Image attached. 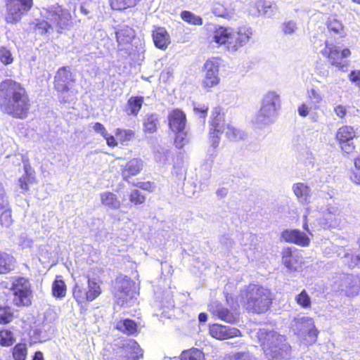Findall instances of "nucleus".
<instances>
[{"mask_svg": "<svg viewBox=\"0 0 360 360\" xmlns=\"http://www.w3.org/2000/svg\"><path fill=\"white\" fill-rule=\"evenodd\" d=\"M32 101L22 84L12 79L0 82V110L10 117L26 119L30 113Z\"/></svg>", "mask_w": 360, "mask_h": 360, "instance_id": "obj_1", "label": "nucleus"}, {"mask_svg": "<svg viewBox=\"0 0 360 360\" xmlns=\"http://www.w3.org/2000/svg\"><path fill=\"white\" fill-rule=\"evenodd\" d=\"M240 302L248 312L264 314L273 304L274 295L271 289L264 285L251 283L240 290Z\"/></svg>", "mask_w": 360, "mask_h": 360, "instance_id": "obj_2", "label": "nucleus"}, {"mask_svg": "<svg viewBox=\"0 0 360 360\" xmlns=\"http://www.w3.org/2000/svg\"><path fill=\"white\" fill-rule=\"evenodd\" d=\"M256 336L262 350L269 360H284L289 354L290 346L285 343L283 337L276 332L260 328Z\"/></svg>", "mask_w": 360, "mask_h": 360, "instance_id": "obj_3", "label": "nucleus"}, {"mask_svg": "<svg viewBox=\"0 0 360 360\" xmlns=\"http://www.w3.org/2000/svg\"><path fill=\"white\" fill-rule=\"evenodd\" d=\"M256 336L262 350L269 360H284L289 354L290 346L285 343L283 337L276 332L260 328Z\"/></svg>", "mask_w": 360, "mask_h": 360, "instance_id": "obj_4", "label": "nucleus"}, {"mask_svg": "<svg viewBox=\"0 0 360 360\" xmlns=\"http://www.w3.org/2000/svg\"><path fill=\"white\" fill-rule=\"evenodd\" d=\"M256 336L262 350L269 360H284L289 354L290 346L285 343L283 337L276 332L260 328Z\"/></svg>", "mask_w": 360, "mask_h": 360, "instance_id": "obj_5", "label": "nucleus"}, {"mask_svg": "<svg viewBox=\"0 0 360 360\" xmlns=\"http://www.w3.org/2000/svg\"><path fill=\"white\" fill-rule=\"evenodd\" d=\"M256 336L262 350L269 360H284L289 354L290 346L285 343L283 337L276 332L260 328Z\"/></svg>", "mask_w": 360, "mask_h": 360, "instance_id": "obj_6", "label": "nucleus"}, {"mask_svg": "<svg viewBox=\"0 0 360 360\" xmlns=\"http://www.w3.org/2000/svg\"><path fill=\"white\" fill-rule=\"evenodd\" d=\"M256 336L262 350L269 360H284L289 354L290 346L285 343L283 337L276 332L260 328Z\"/></svg>", "mask_w": 360, "mask_h": 360, "instance_id": "obj_7", "label": "nucleus"}, {"mask_svg": "<svg viewBox=\"0 0 360 360\" xmlns=\"http://www.w3.org/2000/svg\"><path fill=\"white\" fill-rule=\"evenodd\" d=\"M250 38V33L244 27L234 32L231 28L217 26L212 32V41L229 52L237 51L248 42Z\"/></svg>", "mask_w": 360, "mask_h": 360, "instance_id": "obj_8", "label": "nucleus"}, {"mask_svg": "<svg viewBox=\"0 0 360 360\" xmlns=\"http://www.w3.org/2000/svg\"><path fill=\"white\" fill-rule=\"evenodd\" d=\"M10 290L13 295L12 304L17 307H27L32 305L33 291L32 284L27 278L17 276L13 278Z\"/></svg>", "mask_w": 360, "mask_h": 360, "instance_id": "obj_9", "label": "nucleus"}, {"mask_svg": "<svg viewBox=\"0 0 360 360\" xmlns=\"http://www.w3.org/2000/svg\"><path fill=\"white\" fill-rule=\"evenodd\" d=\"M321 53L330 65L342 72L346 71L349 65L348 58L351 56L352 52L349 48L340 49L338 46L326 40Z\"/></svg>", "mask_w": 360, "mask_h": 360, "instance_id": "obj_10", "label": "nucleus"}, {"mask_svg": "<svg viewBox=\"0 0 360 360\" xmlns=\"http://www.w3.org/2000/svg\"><path fill=\"white\" fill-rule=\"evenodd\" d=\"M102 292L98 282L90 278L87 280L86 288L82 283H76L72 288V297L81 307L97 299Z\"/></svg>", "mask_w": 360, "mask_h": 360, "instance_id": "obj_11", "label": "nucleus"}, {"mask_svg": "<svg viewBox=\"0 0 360 360\" xmlns=\"http://www.w3.org/2000/svg\"><path fill=\"white\" fill-rule=\"evenodd\" d=\"M6 14L5 21L8 24L20 22L33 6V0H4Z\"/></svg>", "mask_w": 360, "mask_h": 360, "instance_id": "obj_12", "label": "nucleus"}, {"mask_svg": "<svg viewBox=\"0 0 360 360\" xmlns=\"http://www.w3.org/2000/svg\"><path fill=\"white\" fill-rule=\"evenodd\" d=\"M135 283L128 276L120 275L115 279L114 296L120 306L135 297Z\"/></svg>", "mask_w": 360, "mask_h": 360, "instance_id": "obj_13", "label": "nucleus"}, {"mask_svg": "<svg viewBox=\"0 0 360 360\" xmlns=\"http://www.w3.org/2000/svg\"><path fill=\"white\" fill-rule=\"evenodd\" d=\"M47 18L59 34L70 30L73 25L70 11L59 5L53 6L48 9Z\"/></svg>", "mask_w": 360, "mask_h": 360, "instance_id": "obj_14", "label": "nucleus"}, {"mask_svg": "<svg viewBox=\"0 0 360 360\" xmlns=\"http://www.w3.org/2000/svg\"><path fill=\"white\" fill-rule=\"evenodd\" d=\"M220 64L219 57H212L208 58L203 65L202 69L205 74L201 84L207 91H210L220 83L221 79L219 75Z\"/></svg>", "mask_w": 360, "mask_h": 360, "instance_id": "obj_15", "label": "nucleus"}, {"mask_svg": "<svg viewBox=\"0 0 360 360\" xmlns=\"http://www.w3.org/2000/svg\"><path fill=\"white\" fill-rule=\"evenodd\" d=\"M224 113L219 107H216L212 113L210 122L208 139L212 148H216L219 143L220 136L222 134Z\"/></svg>", "mask_w": 360, "mask_h": 360, "instance_id": "obj_16", "label": "nucleus"}, {"mask_svg": "<svg viewBox=\"0 0 360 360\" xmlns=\"http://www.w3.org/2000/svg\"><path fill=\"white\" fill-rule=\"evenodd\" d=\"M356 137V130L349 125H343L339 127L335 133V138L341 149L347 153L354 151L356 146L352 141Z\"/></svg>", "mask_w": 360, "mask_h": 360, "instance_id": "obj_17", "label": "nucleus"}, {"mask_svg": "<svg viewBox=\"0 0 360 360\" xmlns=\"http://www.w3.org/2000/svg\"><path fill=\"white\" fill-rule=\"evenodd\" d=\"M75 82L70 67L63 66L58 69L54 76L53 88L60 94L68 92L70 85Z\"/></svg>", "mask_w": 360, "mask_h": 360, "instance_id": "obj_18", "label": "nucleus"}, {"mask_svg": "<svg viewBox=\"0 0 360 360\" xmlns=\"http://www.w3.org/2000/svg\"><path fill=\"white\" fill-rule=\"evenodd\" d=\"M118 349L117 360H138L143 355V349L134 339L125 340Z\"/></svg>", "mask_w": 360, "mask_h": 360, "instance_id": "obj_19", "label": "nucleus"}, {"mask_svg": "<svg viewBox=\"0 0 360 360\" xmlns=\"http://www.w3.org/2000/svg\"><path fill=\"white\" fill-rule=\"evenodd\" d=\"M300 250L293 247H284L281 252V262L284 266L290 271H297L302 264L301 257L297 255Z\"/></svg>", "mask_w": 360, "mask_h": 360, "instance_id": "obj_20", "label": "nucleus"}, {"mask_svg": "<svg viewBox=\"0 0 360 360\" xmlns=\"http://www.w3.org/2000/svg\"><path fill=\"white\" fill-rule=\"evenodd\" d=\"M282 240L288 243L295 244L300 247H307L310 244V238L299 229H285L281 233Z\"/></svg>", "mask_w": 360, "mask_h": 360, "instance_id": "obj_21", "label": "nucleus"}, {"mask_svg": "<svg viewBox=\"0 0 360 360\" xmlns=\"http://www.w3.org/2000/svg\"><path fill=\"white\" fill-rule=\"evenodd\" d=\"M209 333L212 337L220 340L241 336V332L239 329L219 323L210 324L209 326Z\"/></svg>", "mask_w": 360, "mask_h": 360, "instance_id": "obj_22", "label": "nucleus"}, {"mask_svg": "<svg viewBox=\"0 0 360 360\" xmlns=\"http://www.w3.org/2000/svg\"><path fill=\"white\" fill-rule=\"evenodd\" d=\"M168 127L175 134L183 132L186 126V116L179 108L172 109L168 114Z\"/></svg>", "mask_w": 360, "mask_h": 360, "instance_id": "obj_23", "label": "nucleus"}, {"mask_svg": "<svg viewBox=\"0 0 360 360\" xmlns=\"http://www.w3.org/2000/svg\"><path fill=\"white\" fill-rule=\"evenodd\" d=\"M143 168V161L139 158L130 159L121 169L122 178L129 181L131 178L141 173Z\"/></svg>", "mask_w": 360, "mask_h": 360, "instance_id": "obj_24", "label": "nucleus"}, {"mask_svg": "<svg viewBox=\"0 0 360 360\" xmlns=\"http://www.w3.org/2000/svg\"><path fill=\"white\" fill-rule=\"evenodd\" d=\"M115 328L127 336H137L141 330L139 323L129 318L118 320Z\"/></svg>", "mask_w": 360, "mask_h": 360, "instance_id": "obj_25", "label": "nucleus"}, {"mask_svg": "<svg viewBox=\"0 0 360 360\" xmlns=\"http://www.w3.org/2000/svg\"><path fill=\"white\" fill-rule=\"evenodd\" d=\"M209 311L214 316L229 323L236 322L233 313L218 302H213L209 304Z\"/></svg>", "mask_w": 360, "mask_h": 360, "instance_id": "obj_26", "label": "nucleus"}, {"mask_svg": "<svg viewBox=\"0 0 360 360\" xmlns=\"http://www.w3.org/2000/svg\"><path fill=\"white\" fill-rule=\"evenodd\" d=\"M115 37L118 46L123 49L131 44L135 37V31L131 27L124 25L117 29Z\"/></svg>", "mask_w": 360, "mask_h": 360, "instance_id": "obj_27", "label": "nucleus"}, {"mask_svg": "<svg viewBox=\"0 0 360 360\" xmlns=\"http://www.w3.org/2000/svg\"><path fill=\"white\" fill-rule=\"evenodd\" d=\"M326 26L328 32L331 35L338 36L340 38H343L347 35L345 26L336 14L328 18Z\"/></svg>", "mask_w": 360, "mask_h": 360, "instance_id": "obj_28", "label": "nucleus"}, {"mask_svg": "<svg viewBox=\"0 0 360 360\" xmlns=\"http://www.w3.org/2000/svg\"><path fill=\"white\" fill-rule=\"evenodd\" d=\"M279 103V97L277 94L274 92L268 93L263 99L262 106L259 110L260 115L266 117L275 113Z\"/></svg>", "mask_w": 360, "mask_h": 360, "instance_id": "obj_29", "label": "nucleus"}, {"mask_svg": "<svg viewBox=\"0 0 360 360\" xmlns=\"http://www.w3.org/2000/svg\"><path fill=\"white\" fill-rule=\"evenodd\" d=\"M300 331L307 332V335L310 337L311 342L314 343L319 335V330L316 329L314 319L311 317H302L296 321Z\"/></svg>", "mask_w": 360, "mask_h": 360, "instance_id": "obj_30", "label": "nucleus"}, {"mask_svg": "<svg viewBox=\"0 0 360 360\" xmlns=\"http://www.w3.org/2000/svg\"><path fill=\"white\" fill-rule=\"evenodd\" d=\"M152 37L155 46L161 50H165L170 44L169 34L163 27H155L153 30Z\"/></svg>", "mask_w": 360, "mask_h": 360, "instance_id": "obj_31", "label": "nucleus"}, {"mask_svg": "<svg viewBox=\"0 0 360 360\" xmlns=\"http://www.w3.org/2000/svg\"><path fill=\"white\" fill-rule=\"evenodd\" d=\"M223 129L226 130V137L231 142L244 141L248 136L245 131L234 127L231 124H227L225 126L223 125Z\"/></svg>", "mask_w": 360, "mask_h": 360, "instance_id": "obj_32", "label": "nucleus"}, {"mask_svg": "<svg viewBox=\"0 0 360 360\" xmlns=\"http://www.w3.org/2000/svg\"><path fill=\"white\" fill-rule=\"evenodd\" d=\"M51 293L53 297L57 299H63L66 296L67 285L63 276H56L51 285Z\"/></svg>", "mask_w": 360, "mask_h": 360, "instance_id": "obj_33", "label": "nucleus"}, {"mask_svg": "<svg viewBox=\"0 0 360 360\" xmlns=\"http://www.w3.org/2000/svg\"><path fill=\"white\" fill-rule=\"evenodd\" d=\"M101 204L112 210H118L121 207V202L115 193L111 191H105L100 193Z\"/></svg>", "mask_w": 360, "mask_h": 360, "instance_id": "obj_34", "label": "nucleus"}, {"mask_svg": "<svg viewBox=\"0 0 360 360\" xmlns=\"http://www.w3.org/2000/svg\"><path fill=\"white\" fill-rule=\"evenodd\" d=\"M15 257L6 252L0 251V274H8L15 268Z\"/></svg>", "mask_w": 360, "mask_h": 360, "instance_id": "obj_35", "label": "nucleus"}, {"mask_svg": "<svg viewBox=\"0 0 360 360\" xmlns=\"http://www.w3.org/2000/svg\"><path fill=\"white\" fill-rule=\"evenodd\" d=\"M144 102L143 96H131L126 105V112L128 115L137 116Z\"/></svg>", "mask_w": 360, "mask_h": 360, "instance_id": "obj_36", "label": "nucleus"}, {"mask_svg": "<svg viewBox=\"0 0 360 360\" xmlns=\"http://www.w3.org/2000/svg\"><path fill=\"white\" fill-rule=\"evenodd\" d=\"M158 115L155 113L148 114L143 120V131L146 134H153L158 131Z\"/></svg>", "mask_w": 360, "mask_h": 360, "instance_id": "obj_37", "label": "nucleus"}, {"mask_svg": "<svg viewBox=\"0 0 360 360\" xmlns=\"http://www.w3.org/2000/svg\"><path fill=\"white\" fill-rule=\"evenodd\" d=\"M113 11H122L135 7L140 0H108Z\"/></svg>", "mask_w": 360, "mask_h": 360, "instance_id": "obj_38", "label": "nucleus"}, {"mask_svg": "<svg viewBox=\"0 0 360 360\" xmlns=\"http://www.w3.org/2000/svg\"><path fill=\"white\" fill-rule=\"evenodd\" d=\"M292 189L295 196L302 201H307L311 195L310 187L302 182L294 184Z\"/></svg>", "mask_w": 360, "mask_h": 360, "instance_id": "obj_39", "label": "nucleus"}, {"mask_svg": "<svg viewBox=\"0 0 360 360\" xmlns=\"http://www.w3.org/2000/svg\"><path fill=\"white\" fill-rule=\"evenodd\" d=\"M180 360H205V354L198 348L184 350L179 356Z\"/></svg>", "mask_w": 360, "mask_h": 360, "instance_id": "obj_40", "label": "nucleus"}, {"mask_svg": "<svg viewBox=\"0 0 360 360\" xmlns=\"http://www.w3.org/2000/svg\"><path fill=\"white\" fill-rule=\"evenodd\" d=\"M115 133L118 141L122 145L134 140L136 136V132L129 129L117 128Z\"/></svg>", "mask_w": 360, "mask_h": 360, "instance_id": "obj_41", "label": "nucleus"}, {"mask_svg": "<svg viewBox=\"0 0 360 360\" xmlns=\"http://www.w3.org/2000/svg\"><path fill=\"white\" fill-rule=\"evenodd\" d=\"M13 224L12 210L11 207L0 205V226L8 228Z\"/></svg>", "mask_w": 360, "mask_h": 360, "instance_id": "obj_42", "label": "nucleus"}, {"mask_svg": "<svg viewBox=\"0 0 360 360\" xmlns=\"http://www.w3.org/2000/svg\"><path fill=\"white\" fill-rule=\"evenodd\" d=\"M223 360H257L250 351H238L226 355Z\"/></svg>", "mask_w": 360, "mask_h": 360, "instance_id": "obj_43", "label": "nucleus"}, {"mask_svg": "<svg viewBox=\"0 0 360 360\" xmlns=\"http://www.w3.org/2000/svg\"><path fill=\"white\" fill-rule=\"evenodd\" d=\"M11 353L14 360H26L28 353V349L26 343H17L12 348Z\"/></svg>", "mask_w": 360, "mask_h": 360, "instance_id": "obj_44", "label": "nucleus"}, {"mask_svg": "<svg viewBox=\"0 0 360 360\" xmlns=\"http://www.w3.org/2000/svg\"><path fill=\"white\" fill-rule=\"evenodd\" d=\"M181 18L188 24L200 26L203 23L202 18L189 11H183L180 13Z\"/></svg>", "mask_w": 360, "mask_h": 360, "instance_id": "obj_45", "label": "nucleus"}, {"mask_svg": "<svg viewBox=\"0 0 360 360\" xmlns=\"http://www.w3.org/2000/svg\"><path fill=\"white\" fill-rule=\"evenodd\" d=\"M15 341V338L12 331L6 328L0 330V345L2 347H11Z\"/></svg>", "mask_w": 360, "mask_h": 360, "instance_id": "obj_46", "label": "nucleus"}, {"mask_svg": "<svg viewBox=\"0 0 360 360\" xmlns=\"http://www.w3.org/2000/svg\"><path fill=\"white\" fill-rule=\"evenodd\" d=\"M129 201L131 205L138 206L146 202V197L138 189H133L128 195Z\"/></svg>", "mask_w": 360, "mask_h": 360, "instance_id": "obj_47", "label": "nucleus"}, {"mask_svg": "<svg viewBox=\"0 0 360 360\" xmlns=\"http://www.w3.org/2000/svg\"><path fill=\"white\" fill-rule=\"evenodd\" d=\"M14 315L11 308L8 306H0V324L6 325L13 319Z\"/></svg>", "mask_w": 360, "mask_h": 360, "instance_id": "obj_48", "label": "nucleus"}, {"mask_svg": "<svg viewBox=\"0 0 360 360\" xmlns=\"http://www.w3.org/2000/svg\"><path fill=\"white\" fill-rule=\"evenodd\" d=\"M295 301L297 304L302 308H309L311 304V298L306 290H302L295 297Z\"/></svg>", "mask_w": 360, "mask_h": 360, "instance_id": "obj_49", "label": "nucleus"}, {"mask_svg": "<svg viewBox=\"0 0 360 360\" xmlns=\"http://www.w3.org/2000/svg\"><path fill=\"white\" fill-rule=\"evenodd\" d=\"M34 181V177L32 176L27 170L24 175L19 178V186L24 191L27 192L29 191V184Z\"/></svg>", "mask_w": 360, "mask_h": 360, "instance_id": "obj_50", "label": "nucleus"}, {"mask_svg": "<svg viewBox=\"0 0 360 360\" xmlns=\"http://www.w3.org/2000/svg\"><path fill=\"white\" fill-rule=\"evenodd\" d=\"M0 61L5 65H10L13 62L12 53L6 46L0 47Z\"/></svg>", "mask_w": 360, "mask_h": 360, "instance_id": "obj_51", "label": "nucleus"}, {"mask_svg": "<svg viewBox=\"0 0 360 360\" xmlns=\"http://www.w3.org/2000/svg\"><path fill=\"white\" fill-rule=\"evenodd\" d=\"M307 98L312 104H318L322 101L320 91L314 88L307 91Z\"/></svg>", "mask_w": 360, "mask_h": 360, "instance_id": "obj_52", "label": "nucleus"}, {"mask_svg": "<svg viewBox=\"0 0 360 360\" xmlns=\"http://www.w3.org/2000/svg\"><path fill=\"white\" fill-rule=\"evenodd\" d=\"M34 29L38 31L39 34H45L52 29V25L49 22L42 20L36 23Z\"/></svg>", "mask_w": 360, "mask_h": 360, "instance_id": "obj_53", "label": "nucleus"}, {"mask_svg": "<svg viewBox=\"0 0 360 360\" xmlns=\"http://www.w3.org/2000/svg\"><path fill=\"white\" fill-rule=\"evenodd\" d=\"M134 186L141 190L148 191V193H153L155 189V184L150 181L138 182L136 184H134Z\"/></svg>", "mask_w": 360, "mask_h": 360, "instance_id": "obj_54", "label": "nucleus"}, {"mask_svg": "<svg viewBox=\"0 0 360 360\" xmlns=\"http://www.w3.org/2000/svg\"><path fill=\"white\" fill-rule=\"evenodd\" d=\"M297 28V24L293 20L285 22L282 25L283 31L285 34H293L296 31Z\"/></svg>", "mask_w": 360, "mask_h": 360, "instance_id": "obj_55", "label": "nucleus"}, {"mask_svg": "<svg viewBox=\"0 0 360 360\" xmlns=\"http://www.w3.org/2000/svg\"><path fill=\"white\" fill-rule=\"evenodd\" d=\"M209 107L207 105H194L193 110L196 115H198L201 118H205L207 115Z\"/></svg>", "mask_w": 360, "mask_h": 360, "instance_id": "obj_56", "label": "nucleus"}, {"mask_svg": "<svg viewBox=\"0 0 360 360\" xmlns=\"http://www.w3.org/2000/svg\"><path fill=\"white\" fill-rule=\"evenodd\" d=\"M349 80L360 88V70H352L348 75Z\"/></svg>", "mask_w": 360, "mask_h": 360, "instance_id": "obj_57", "label": "nucleus"}, {"mask_svg": "<svg viewBox=\"0 0 360 360\" xmlns=\"http://www.w3.org/2000/svg\"><path fill=\"white\" fill-rule=\"evenodd\" d=\"M105 141L108 146L110 148H115L118 145V140L112 134H110L108 132L103 137Z\"/></svg>", "mask_w": 360, "mask_h": 360, "instance_id": "obj_58", "label": "nucleus"}, {"mask_svg": "<svg viewBox=\"0 0 360 360\" xmlns=\"http://www.w3.org/2000/svg\"><path fill=\"white\" fill-rule=\"evenodd\" d=\"M93 129L96 133L100 134L103 137L108 133L105 127L101 122H96L93 125Z\"/></svg>", "mask_w": 360, "mask_h": 360, "instance_id": "obj_59", "label": "nucleus"}, {"mask_svg": "<svg viewBox=\"0 0 360 360\" xmlns=\"http://www.w3.org/2000/svg\"><path fill=\"white\" fill-rule=\"evenodd\" d=\"M213 13L217 16L223 17L226 14V11L219 3H216L213 7Z\"/></svg>", "mask_w": 360, "mask_h": 360, "instance_id": "obj_60", "label": "nucleus"}, {"mask_svg": "<svg viewBox=\"0 0 360 360\" xmlns=\"http://www.w3.org/2000/svg\"><path fill=\"white\" fill-rule=\"evenodd\" d=\"M186 142L185 136L176 134L174 138V144L177 148H182Z\"/></svg>", "mask_w": 360, "mask_h": 360, "instance_id": "obj_61", "label": "nucleus"}, {"mask_svg": "<svg viewBox=\"0 0 360 360\" xmlns=\"http://www.w3.org/2000/svg\"><path fill=\"white\" fill-rule=\"evenodd\" d=\"M336 115L341 119H344L347 115V109L342 105H338L334 108Z\"/></svg>", "mask_w": 360, "mask_h": 360, "instance_id": "obj_62", "label": "nucleus"}, {"mask_svg": "<svg viewBox=\"0 0 360 360\" xmlns=\"http://www.w3.org/2000/svg\"><path fill=\"white\" fill-rule=\"evenodd\" d=\"M350 180L356 185H360V170L352 171Z\"/></svg>", "mask_w": 360, "mask_h": 360, "instance_id": "obj_63", "label": "nucleus"}, {"mask_svg": "<svg viewBox=\"0 0 360 360\" xmlns=\"http://www.w3.org/2000/svg\"><path fill=\"white\" fill-rule=\"evenodd\" d=\"M298 113L301 117H307L309 114V108L305 104L302 103L298 107Z\"/></svg>", "mask_w": 360, "mask_h": 360, "instance_id": "obj_64", "label": "nucleus"}]
</instances>
